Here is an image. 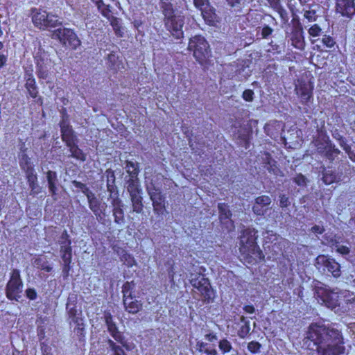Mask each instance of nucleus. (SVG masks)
Here are the masks:
<instances>
[{"label":"nucleus","instance_id":"69168bd1","mask_svg":"<svg viewBox=\"0 0 355 355\" xmlns=\"http://www.w3.org/2000/svg\"><path fill=\"white\" fill-rule=\"evenodd\" d=\"M205 338L206 340L214 343L218 340V337L216 336V334L214 332H209L205 335Z\"/></svg>","mask_w":355,"mask_h":355},{"label":"nucleus","instance_id":"f704fd0d","mask_svg":"<svg viewBox=\"0 0 355 355\" xmlns=\"http://www.w3.org/2000/svg\"><path fill=\"white\" fill-rule=\"evenodd\" d=\"M135 288V284L133 282H125L122 287L123 299L133 297V293Z\"/></svg>","mask_w":355,"mask_h":355},{"label":"nucleus","instance_id":"49530a36","mask_svg":"<svg viewBox=\"0 0 355 355\" xmlns=\"http://www.w3.org/2000/svg\"><path fill=\"white\" fill-rule=\"evenodd\" d=\"M218 347L223 354L228 353L232 349L231 343L226 338H223L218 342Z\"/></svg>","mask_w":355,"mask_h":355},{"label":"nucleus","instance_id":"3c124183","mask_svg":"<svg viewBox=\"0 0 355 355\" xmlns=\"http://www.w3.org/2000/svg\"><path fill=\"white\" fill-rule=\"evenodd\" d=\"M256 203L266 207L270 205L271 198L268 196L262 195L255 198Z\"/></svg>","mask_w":355,"mask_h":355},{"label":"nucleus","instance_id":"bf43d9fd","mask_svg":"<svg viewBox=\"0 0 355 355\" xmlns=\"http://www.w3.org/2000/svg\"><path fill=\"white\" fill-rule=\"evenodd\" d=\"M73 186L76 187V188H78L79 189H80L82 191L83 193H84L86 196L88 194V193H90L91 191L89 190V189L86 187L85 184L80 182H78V181H73Z\"/></svg>","mask_w":355,"mask_h":355},{"label":"nucleus","instance_id":"473e14b6","mask_svg":"<svg viewBox=\"0 0 355 355\" xmlns=\"http://www.w3.org/2000/svg\"><path fill=\"white\" fill-rule=\"evenodd\" d=\"M198 355H216L217 351L214 347L209 346L207 343H198Z\"/></svg>","mask_w":355,"mask_h":355},{"label":"nucleus","instance_id":"052dcab7","mask_svg":"<svg viewBox=\"0 0 355 355\" xmlns=\"http://www.w3.org/2000/svg\"><path fill=\"white\" fill-rule=\"evenodd\" d=\"M290 205L289 198L286 194H281L279 196V206L282 208H286Z\"/></svg>","mask_w":355,"mask_h":355},{"label":"nucleus","instance_id":"ddd939ff","mask_svg":"<svg viewBox=\"0 0 355 355\" xmlns=\"http://www.w3.org/2000/svg\"><path fill=\"white\" fill-rule=\"evenodd\" d=\"M336 313L355 315V295L353 293L348 291H343Z\"/></svg>","mask_w":355,"mask_h":355},{"label":"nucleus","instance_id":"ea45409f","mask_svg":"<svg viewBox=\"0 0 355 355\" xmlns=\"http://www.w3.org/2000/svg\"><path fill=\"white\" fill-rule=\"evenodd\" d=\"M332 250H335L337 253L340 254L345 258H346V257L349 255L351 252L350 248L349 246L343 244L340 241L332 249Z\"/></svg>","mask_w":355,"mask_h":355},{"label":"nucleus","instance_id":"aec40b11","mask_svg":"<svg viewBox=\"0 0 355 355\" xmlns=\"http://www.w3.org/2000/svg\"><path fill=\"white\" fill-rule=\"evenodd\" d=\"M205 21L209 25H213L217 21V15L215 9L209 4L200 10Z\"/></svg>","mask_w":355,"mask_h":355},{"label":"nucleus","instance_id":"a19ab883","mask_svg":"<svg viewBox=\"0 0 355 355\" xmlns=\"http://www.w3.org/2000/svg\"><path fill=\"white\" fill-rule=\"evenodd\" d=\"M184 133L187 135V137H188L189 143L192 150H195V153L200 155L202 152V149L201 148H198L197 145H200L201 144L196 141V137H193V134L189 135H188V132L187 131H185Z\"/></svg>","mask_w":355,"mask_h":355},{"label":"nucleus","instance_id":"39448f33","mask_svg":"<svg viewBox=\"0 0 355 355\" xmlns=\"http://www.w3.org/2000/svg\"><path fill=\"white\" fill-rule=\"evenodd\" d=\"M189 282L199 293L202 301L209 303L213 300L214 297V291L211 288L209 280L203 274L200 272L191 273Z\"/></svg>","mask_w":355,"mask_h":355},{"label":"nucleus","instance_id":"7ed1b4c3","mask_svg":"<svg viewBox=\"0 0 355 355\" xmlns=\"http://www.w3.org/2000/svg\"><path fill=\"white\" fill-rule=\"evenodd\" d=\"M342 293L343 291L338 288L331 289L326 286H318L315 289V296L318 300L327 307L334 310L335 312L339 307Z\"/></svg>","mask_w":355,"mask_h":355},{"label":"nucleus","instance_id":"4d7b16f0","mask_svg":"<svg viewBox=\"0 0 355 355\" xmlns=\"http://www.w3.org/2000/svg\"><path fill=\"white\" fill-rule=\"evenodd\" d=\"M322 43L326 47L331 48L334 46L335 41L331 37L324 35V37L322 39Z\"/></svg>","mask_w":355,"mask_h":355},{"label":"nucleus","instance_id":"de8ad7c7","mask_svg":"<svg viewBox=\"0 0 355 355\" xmlns=\"http://www.w3.org/2000/svg\"><path fill=\"white\" fill-rule=\"evenodd\" d=\"M89 207L95 213L98 209V202L97 199L95 198L94 194L92 192L88 193L87 196Z\"/></svg>","mask_w":355,"mask_h":355},{"label":"nucleus","instance_id":"4468645a","mask_svg":"<svg viewBox=\"0 0 355 355\" xmlns=\"http://www.w3.org/2000/svg\"><path fill=\"white\" fill-rule=\"evenodd\" d=\"M148 194L153 202L155 212L158 214H162L165 208L164 199L159 189L148 187Z\"/></svg>","mask_w":355,"mask_h":355},{"label":"nucleus","instance_id":"c85d7f7f","mask_svg":"<svg viewBox=\"0 0 355 355\" xmlns=\"http://www.w3.org/2000/svg\"><path fill=\"white\" fill-rule=\"evenodd\" d=\"M97 7L101 15L107 19L112 16L110 6L104 3L103 0H91Z\"/></svg>","mask_w":355,"mask_h":355},{"label":"nucleus","instance_id":"e2e57ef3","mask_svg":"<svg viewBox=\"0 0 355 355\" xmlns=\"http://www.w3.org/2000/svg\"><path fill=\"white\" fill-rule=\"evenodd\" d=\"M195 6L200 10L205 6L207 7V5L209 4V1L208 0H193Z\"/></svg>","mask_w":355,"mask_h":355},{"label":"nucleus","instance_id":"680f3d73","mask_svg":"<svg viewBox=\"0 0 355 355\" xmlns=\"http://www.w3.org/2000/svg\"><path fill=\"white\" fill-rule=\"evenodd\" d=\"M338 142L340 146L345 150V153L349 151L351 148L350 145L347 144V141L344 137H343Z\"/></svg>","mask_w":355,"mask_h":355},{"label":"nucleus","instance_id":"e433bc0d","mask_svg":"<svg viewBox=\"0 0 355 355\" xmlns=\"http://www.w3.org/2000/svg\"><path fill=\"white\" fill-rule=\"evenodd\" d=\"M126 171L129 173L130 179H136L139 173V167L137 162H128L126 164Z\"/></svg>","mask_w":355,"mask_h":355},{"label":"nucleus","instance_id":"6e6552de","mask_svg":"<svg viewBox=\"0 0 355 355\" xmlns=\"http://www.w3.org/2000/svg\"><path fill=\"white\" fill-rule=\"evenodd\" d=\"M52 37L58 40L64 46L73 49H76L81 44L75 32L67 28H59L55 30Z\"/></svg>","mask_w":355,"mask_h":355},{"label":"nucleus","instance_id":"2f4dec72","mask_svg":"<svg viewBox=\"0 0 355 355\" xmlns=\"http://www.w3.org/2000/svg\"><path fill=\"white\" fill-rule=\"evenodd\" d=\"M272 7L274 10L279 15L283 23H286L288 21V15L287 11L280 4L279 1H274Z\"/></svg>","mask_w":355,"mask_h":355},{"label":"nucleus","instance_id":"58836bf2","mask_svg":"<svg viewBox=\"0 0 355 355\" xmlns=\"http://www.w3.org/2000/svg\"><path fill=\"white\" fill-rule=\"evenodd\" d=\"M61 252L62 259L65 264V266H68L71 261V249L69 246V243L68 245L62 247Z\"/></svg>","mask_w":355,"mask_h":355},{"label":"nucleus","instance_id":"dca6fc26","mask_svg":"<svg viewBox=\"0 0 355 355\" xmlns=\"http://www.w3.org/2000/svg\"><path fill=\"white\" fill-rule=\"evenodd\" d=\"M336 10L342 16L351 19L355 15L354 0H336Z\"/></svg>","mask_w":355,"mask_h":355},{"label":"nucleus","instance_id":"a18cd8bd","mask_svg":"<svg viewBox=\"0 0 355 355\" xmlns=\"http://www.w3.org/2000/svg\"><path fill=\"white\" fill-rule=\"evenodd\" d=\"M324 243L329 246L331 249H333L339 242L338 238L333 234H330L329 235L325 234L324 236Z\"/></svg>","mask_w":355,"mask_h":355},{"label":"nucleus","instance_id":"20e7f679","mask_svg":"<svg viewBox=\"0 0 355 355\" xmlns=\"http://www.w3.org/2000/svg\"><path fill=\"white\" fill-rule=\"evenodd\" d=\"M188 50L193 52V55L200 63L206 62L211 56L209 44L201 35H196L189 40Z\"/></svg>","mask_w":355,"mask_h":355},{"label":"nucleus","instance_id":"09e8293b","mask_svg":"<svg viewBox=\"0 0 355 355\" xmlns=\"http://www.w3.org/2000/svg\"><path fill=\"white\" fill-rule=\"evenodd\" d=\"M250 326L249 321H245V323L241 327L238 331V336L241 338H245L250 333Z\"/></svg>","mask_w":355,"mask_h":355},{"label":"nucleus","instance_id":"a878e982","mask_svg":"<svg viewBox=\"0 0 355 355\" xmlns=\"http://www.w3.org/2000/svg\"><path fill=\"white\" fill-rule=\"evenodd\" d=\"M166 17V26L168 31L175 35L178 33V23L176 21L175 16H172L168 10H164Z\"/></svg>","mask_w":355,"mask_h":355},{"label":"nucleus","instance_id":"9b49d317","mask_svg":"<svg viewBox=\"0 0 355 355\" xmlns=\"http://www.w3.org/2000/svg\"><path fill=\"white\" fill-rule=\"evenodd\" d=\"M22 281L20 278L19 271L14 269L11 272L10 279L7 284L6 296L8 299L17 301L21 297L22 291Z\"/></svg>","mask_w":355,"mask_h":355},{"label":"nucleus","instance_id":"7c9ffc66","mask_svg":"<svg viewBox=\"0 0 355 355\" xmlns=\"http://www.w3.org/2000/svg\"><path fill=\"white\" fill-rule=\"evenodd\" d=\"M128 182V191L130 193V197L140 196L141 189H139L138 178L130 179Z\"/></svg>","mask_w":355,"mask_h":355},{"label":"nucleus","instance_id":"9d476101","mask_svg":"<svg viewBox=\"0 0 355 355\" xmlns=\"http://www.w3.org/2000/svg\"><path fill=\"white\" fill-rule=\"evenodd\" d=\"M286 37L288 43L299 51H304L306 48V41L304 32L300 22L294 24L291 31L286 33Z\"/></svg>","mask_w":355,"mask_h":355},{"label":"nucleus","instance_id":"72a5a7b5","mask_svg":"<svg viewBox=\"0 0 355 355\" xmlns=\"http://www.w3.org/2000/svg\"><path fill=\"white\" fill-rule=\"evenodd\" d=\"M120 259L121 261L128 267H132L137 265V262L134 257L125 250H123L121 252L120 254Z\"/></svg>","mask_w":355,"mask_h":355},{"label":"nucleus","instance_id":"1a4fd4ad","mask_svg":"<svg viewBox=\"0 0 355 355\" xmlns=\"http://www.w3.org/2000/svg\"><path fill=\"white\" fill-rule=\"evenodd\" d=\"M314 83L311 80L299 78L295 83V92L302 105L313 100Z\"/></svg>","mask_w":355,"mask_h":355},{"label":"nucleus","instance_id":"b1692460","mask_svg":"<svg viewBox=\"0 0 355 355\" xmlns=\"http://www.w3.org/2000/svg\"><path fill=\"white\" fill-rule=\"evenodd\" d=\"M67 146L69 149L71 157L81 161H85L86 159L85 154L77 145V139L71 142V144H67Z\"/></svg>","mask_w":355,"mask_h":355},{"label":"nucleus","instance_id":"cd10ccee","mask_svg":"<svg viewBox=\"0 0 355 355\" xmlns=\"http://www.w3.org/2000/svg\"><path fill=\"white\" fill-rule=\"evenodd\" d=\"M26 88L32 98H35L37 95V89L35 80L32 74H28L26 78Z\"/></svg>","mask_w":355,"mask_h":355},{"label":"nucleus","instance_id":"c03bdc74","mask_svg":"<svg viewBox=\"0 0 355 355\" xmlns=\"http://www.w3.org/2000/svg\"><path fill=\"white\" fill-rule=\"evenodd\" d=\"M142 198L140 196H136L134 197H131V200L132 203L133 211L137 213H140L143 209V205L141 202Z\"/></svg>","mask_w":355,"mask_h":355},{"label":"nucleus","instance_id":"f257e3e1","mask_svg":"<svg viewBox=\"0 0 355 355\" xmlns=\"http://www.w3.org/2000/svg\"><path fill=\"white\" fill-rule=\"evenodd\" d=\"M304 343L308 347H316L318 355H342L345 352L342 331L336 324L311 323L306 331Z\"/></svg>","mask_w":355,"mask_h":355},{"label":"nucleus","instance_id":"f3484780","mask_svg":"<svg viewBox=\"0 0 355 355\" xmlns=\"http://www.w3.org/2000/svg\"><path fill=\"white\" fill-rule=\"evenodd\" d=\"M22 168L25 171L28 182L31 191L37 193L40 191V187L37 184V177L35 173L33 168L28 164V158L26 157V164H21Z\"/></svg>","mask_w":355,"mask_h":355},{"label":"nucleus","instance_id":"4be33fe9","mask_svg":"<svg viewBox=\"0 0 355 355\" xmlns=\"http://www.w3.org/2000/svg\"><path fill=\"white\" fill-rule=\"evenodd\" d=\"M123 304L125 310L133 314L139 312L142 307L141 302L137 300L135 296H133V297L123 299Z\"/></svg>","mask_w":355,"mask_h":355},{"label":"nucleus","instance_id":"bb28decb","mask_svg":"<svg viewBox=\"0 0 355 355\" xmlns=\"http://www.w3.org/2000/svg\"><path fill=\"white\" fill-rule=\"evenodd\" d=\"M319 6L317 4H312L309 6V9L304 8V17L309 22L315 21L318 17L317 12L319 9Z\"/></svg>","mask_w":355,"mask_h":355},{"label":"nucleus","instance_id":"8fccbe9b","mask_svg":"<svg viewBox=\"0 0 355 355\" xmlns=\"http://www.w3.org/2000/svg\"><path fill=\"white\" fill-rule=\"evenodd\" d=\"M109 347L111 348L113 352V355H127L123 349L119 345H117L114 341L112 340H108Z\"/></svg>","mask_w":355,"mask_h":355},{"label":"nucleus","instance_id":"13d9d810","mask_svg":"<svg viewBox=\"0 0 355 355\" xmlns=\"http://www.w3.org/2000/svg\"><path fill=\"white\" fill-rule=\"evenodd\" d=\"M252 211L257 216H263L266 213V209L255 202L252 206Z\"/></svg>","mask_w":355,"mask_h":355},{"label":"nucleus","instance_id":"6ab92c4d","mask_svg":"<svg viewBox=\"0 0 355 355\" xmlns=\"http://www.w3.org/2000/svg\"><path fill=\"white\" fill-rule=\"evenodd\" d=\"M107 329L114 340L121 344L127 350L130 351L134 348L135 346L133 345H131L128 344L122 334L118 331L115 323L109 324V326H107Z\"/></svg>","mask_w":355,"mask_h":355},{"label":"nucleus","instance_id":"2eb2a0df","mask_svg":"<svg viewBox=\"0 0 355 355\" xmlns=\"http://www.w3.org/2000/svg\"><path fill=\"white\" fill-rule=\"evenodd\" d=\"M313 143L320 153H323L325 148L331 147V144H333L326 130L322 128L317 130V136L313 138Z\"/></svg>","mask_w":355,"mask_h":355},{"label":"nucleus","instance_id":"5fc2aeb1","mask_svg":"<svg viewBox=\"0 0 355 355\" xmlns=\"http://www.w3.org/2000/svg\"><path fill=\"white\" fill-rule=\"evenodd\" d=\"M293 181L299 187H305L306 185L307 180L304 175L301 173L297 174L293 178Z\"/></svg>","mask_w":355,"mask_h":355},{"label":"nucleus","instance_id":"0e129e2a","mask_svg":"<svg viewBox=\"0 0 355 355\" xmlns=\"http://www.w3.org/2000/svg\"><path fill=\"white\" fill-rule=\"evenodd\" d=\"M273 30L269 26L266 25L263 27L261 31V36L263 38H267L272 33Z\"/></svg>","mask_w":355,"mask_h":355},{"label":"nucleus","instance_id":"f8f14e48","mask_svg":"<svg viewBox=\"0 0 355 355\" xmlns=\"http://www.w3.org/2000/svg\"><path fill=\"white\" fill-rule=\"evenodd\" d=\"M252 61L250 60H241L230 65L232 73L228 75L230 79L235 78L238 81L247 79L251 75L250 69Z\"/></svg>","mask_w":355,"mask_h":355},{"label":"nucleus","instance_id":"5701e85b","mask_svg":"<svg viewBox=\"0 0 355 355\" xmlns=\"http://www.w3.org/2000/svg\"><path fill=\"white\" fill-rule=\"evenodd\" d=\"M283 128V123L279 121H270L266 123L264 126V130L266 133L272 137L275 135L277 134L278 132Z\"/></svg>","mask_w":355,"mask_h":355},{"label":"nucleus","instance_id":"c756f323","mask_svg":"<svg viewBox=\"0 0 355 355\" xmlns=\"http://www.w3.org/2000/svg\"><path fill=\"white\" fill-rule=\"evenodd\" d=\"M218 209L219 211V219L220 221L231 218L232 214L227 204L225 202L218 203Z\"/></svg>","mask_w":355,"mask_h":355},{"label":"nucleus","instance_id":"c9c22d12","mask_svg":"<svg viewBox=\"0 0 355 355\" xmlns=\"http://www.w3.org/2000/svg\"><path fill=\"white\" fill-rule=\"evenodd\" d=\"M47 181L49 184V188L50 192L55 195L56 193V187H55V182L57 178V175L55 172L49 171L47 172Z\"/></svg>","mask_w":355,"mask_h":355},{"label":"nucleus","instance_id":"0eeeda50","mask_svg":"<svg viewBox=\"0 0 355 355\" xmlns=\"http://www.w3.org/2000/svg\"><path fill=\"white\" fill-rule=\"evenodd\" d=\"M315 266L319 270L330 273L335 278L341 275L340 264L327 255H318L315 259Z\"/></svg>","mask_w":355,"mask_h":355},{"label":"nucleus","instance_id":"412c9836","mask_svg":"<svg viewBox=\"0 0 355 355\" xmlns=\"http://www.w3.org/2000/svg\"><path fill=\"white\" fill-rule=\"evenodd\" d=\"M60 127L62 132V139L63 141L65 142L66 145L68 144H71V142L76 140V137L73 135L71 126H69V125L65 121H63L61 123Z\"/></svg>","mask_w":355,"mask_h":355},{"label":"nucleus","instance_id":"f03ea898","mask_svg":"<svg viewBox=\"0 0 355 355\" xmlns=\"http://www.w3.org/2000/svg\"><path fill=\"white\" fill-rule=\"evenodd\" d=\"M257 231L254 228L248 227L241 232L239 236V250L247 257L255 262L264 260V255L257 245Z\"/></svg>","mask_w":355,"mask_h":355},{"label":"nucleus","instance_id":"37998d69","mask_svg":"<svg viewBox=\"0 0 355 355\" xmlns=\"http://www.w3.org/2000/svg\"><path fill=\"white\" fill-rule=\"evenodd\" d=\"M336 180V175L330 170L325 169L323 172L322 180L325 184H330Z\"/></svg>","mask_w":355,"mask_h":355},{"label":"nucleus","instance_id":"774afa93","mask_svg":"<svg viewBox=\"0 0 355 355\" xmlns=\"http://www.w3.org/2000/svg\"><path fill=\"white\" fill-rule=\"evenodd\" d=\"M311 231L314 234H321L324 232V228L322 225H315L311 227Z\"/></svg>","mask_w":355,"mask_h":355},{"label":"nucleus","instance_id":"338daca9","mask_svg":"<svg viewBox=\"0 0 355 355\" xmlns=\"http://www.w3.org/2000/svg\"><path fill=\"white\" fill-rule=\"evenodd\" d=\"M26 297L31 300H33L37 297V293L33 288H28L26 291Z\"/></svg>","mask_w":355,"mask_h":355},{"label":"nucleus","instance_id":"423d86ee","mask_svg":"<svg viewBox=\"0 0 355 355\" xmlns=\"http://www.w3.org/2000/svg\"><path fill=\"white\" fill-rule=\"evenodd\" d=\"M32 21L34 25L40 29L55 27L61 24L58 16L49 13L45 10L37 9L33 10Z\"/></svg>","mask_w":355,"mask_h":355},{"label":"nucleus","instance_id":"79ce46f5","mask_svg":"<svg viewBox=\"0 0 355 355\" xmlns=\"http://www.w3.org/2000/svg\"><path fill=\"white\" fill-rule=\"evenodd\" d=\"M225 3L232 12H241L242 10V0H225Z\"/></svg>","mask_w":355,"mask_h":355},{"label":"nucleus","instance_id":"393cba45","mask_svg":"<svg viewBox=\"0 0 355 355\" xmlns=\"http://www.w3.org/2000/svg\"><path fill=\"white\" fill-rule=\"evenodd\" d=\"M34 267L46 272H50L53 267L46 257H39L34 259L33 263Z\"/></svg>","mask_w":355,"mask_h":355},{"label":"nucleus","instance_id":"603ef678","mask_svg":"<svg viewBox=\"0 0 355 355\" xmlns=\"http://www.w3.org/2000/svg\"><path fill=\"white\" fill-rule=\"evenodd\" d=\"M247 348L251 353L257 354L260 352L261 345L257 341H251L248 344Z\"/></svg>","mask_w":355,"mask_h":355},{"label":"nucleus","instance_id":"864d4df0","mask_svg":"<svg viewBox=\"0 0 355 355\" xmlns=\"http://www.w3.org/2000/svg\"><path fill=\"white\" fill-rule=\"evenodd\" d=\"M308 33L310 36L315 37L320 36L322 34V31L319 25L315 24L309 28Z\"/></svg>","mask_w":355,"mask_h":355},{"label":"nucleus","instance_id":"4c0bfd02","mask_svg":"<svg viewBox=\"0 0 355 355\" xmlns=\"http://www.w3.org/2000/svg\"><path fill=\"white\" fill-rule=\"evenodd\" d=\"M323 153H324L326 157L329 160H334L340 153V150L336 147L334 144H331V147L328 146L325 148Z\"/></svg>","mask_w":355,"mask_h":355},{"label":"nucleus","instance_id":"a211bd4d","mask_svg":"<svg viewBox=\"0 0 355 355\" xmlns=\"http://www.w3.org/2000/svg\"><path fill=\"white\" fill-rule=\"evenodd\" d=\"M263 167L271 174L276 176L283 175L277 166V162L269 153H264L262 157Z\"/></svg>","mask_w":355,"mask_h":355},{"label":"nucleus","instance_id":"6e6d98bb","mask_svg":"<svg viewBox=\"0 0 355 355\" xmlns=\"http://www.w3.org/2000/svg\"><path fill=\"white\" fill-rule=\"evenodd\" d=\"M254 93L252 89H245L242 94V98L247 102H252Z\"/></svg>","mask_w":355,"mask_h":355}]
</instances>
